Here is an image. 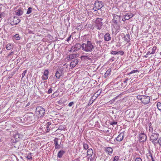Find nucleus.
Instances as JSON below:
<instances>
[{"instance_id": "obj_58", "label": "nucleus", "mask_w": 161, "mask_h": 161, "mask_svg": "<svg viewBox=\"0 0 161 161\" xmlns=\"http://www.w3.org/2000/svg\"><path fill=\"white\" fill-rule=\"evenodd\" d=\"M47 125H49V126H50L51 125V123L50 122H48L47 123Z\"/></svg>"}, {"instance_id": "obj_7", "label": "nucleus", "mask_w": 161, "mask_h": 161, "mask_svg": "<svg viewBox=\"0 0 161 161\" xmlns=\"http://www.w3.org/2000/svg\"><path fill=\"white\" fill-rule=\"evenodd\" d=\"M103 19L102 18H97L95 21V26L98 30H100L102 28L103 23L102 21Z\"/></svg>"}, {"instance_id": "obj_30", "label": "nucleus", "mask_w": 161, "mask_h": 161, "mask_svg": "<svg viewBox=\"0 0 161 161\" xmlns=\"http://www.w3.org/2000/svg\"><path fill=\"white\" fill-rule=\"evenodd\" d=\"M137 72H139V71L138 70H137V69L131 71L130 72L128 73L127 75H131L132 74H135V73H136Z\"/></svg>"}, {"instance_id": "obj_49", "label": "nucleus", "mask_w": 161, "mask_h": 161, "mask_svg": "<svg viewBox=\"0 0 161 161\" xmlns=\"http://www.w3.org/2000/svg\"><path fill=\"white\" fill-rule=\"evenodd\" d=\"M135 161H142V160L140 158H136Z\"/></svg>"}, {"instance_id": "obj_61", "label": "nucleus", "mask_w": 161, "mask_h": 161, "mask_svg": "<svg viewBox=\"0 0 161 161\" xmlns=\"http://www.w3.org/2000/svg\"><path fill=\"white\" fill-rule=\"evenodd\" d=\"M73 161H79V160L78 159H75V160H74Z\"/></svg>"}, {"instance_id": "obj_60", "label": "nucleus", "mask_w": 161, "mask_h": 161, "mask_svg": "<svg viewBox=\"0 0 161 161\" xmlns=\"http://www.w3.org/2000/svg\"><path fill=\"white\" fill-rule=\"evenodd\" d=\"M149 156H150L151 157V159H152V158H153L152 156V154H151V153H150V154H149Z\"/></svg>"}, {"instance_id": "obj_48", "label": "nucleus", "mask_w": 161, "mask_h": 161, "mask_svg": "<svg viewBox=\"0 0 161 161\" xmlns=\"http://www.w3.org/2000/svg\"><path fill=\"white\" fill-rule=\"evenodd\" d=\"M52 91H53V90L52 89V88L51 87L48 90L47 92L48 94H50L52 92Z\"/></svg>"}, {"instance_id": "obj_6", "label": "nucleus", "mask_w": 161, "mask_h": 161, "mask_svg": "<svg viewBox=\"0 0 161 161\" xmlns=\"http://www.w3.org/2000/svg\"><path fill=\"white\" fill-rule=\"evenodd\" d=\"M103 6L102 2L96 1L94 3L93 9L94 11H96L101 9Z\"/></svg>"}, {"instance_id": "obj_62", "label": "nucleus", "mask_w": 161, "mask_h": 161, "mask_svg": "<svg viewBox=\"0 0 161 161\" xmlns=\"http://www.w3.org/2000/svg\"><path fill=\"white\" fill-rule=\"evenodd\" d=\"M144 57H145V58H147V55H146L144 56Z\"/></svg>"}, {"instance_id": "obj_42", "label": "nucleus", "mask_w": 161, "mask_h": 161, "mask_svg": "<svg viewBox=\"0 0 161 161\" xmlns=\"http://www.w3.org/2000/svg\"><path fill=\"white\" fill-rule=\"evenodd\" d=\"M124 19L125 20H128L130 19V18L129 17V15L128 14L124 15Z\"/></svg>"}, {"instance_id": "obj_28", "label": "nucleus", "mask_w": 161, "mask_h": 161, "mask_svg": "<svg viewBox=\"0 0 161 161\" xmlns=\"http://www.w3.org/2000/svg\"><path fill=\"white\" fill-rule=\"evenodd\" d=\"M78 54H70L69 56V58L70 59H73L75 58L76 57H78Z\"/></svg>"}, {"instance_id": "obj_10", "label": "nucleus", "mask_w": 161, "mask_h": 161, "mask_svg": "<svg viewBox=\"0 0 161 161\" xmlns=\"http://www.w3.org/2000/svg\"><path fill=\"white\" fill-rule=\"evenodd\" d=\"M28 123L34 121V115L32 113H30L26 114Z\"/></svg>"}, {"instance_id": "obj_27", "label": "nucleus", "mask_w": 161, "mask_h": 161, "mask_svg": "<svg viewBox=\"0 0 161 161\" xmlns=\"http://www.w3.org/2000/svg\"><path fill=\"white\" fill-rule=\"evenodd\" d=\"M13 48V44L11 43H8L6 45V48L8 50H10Z\"/></svg>"}, {"instance_id": "obj_35", "label": "nucleus", "mask_w": 161, "mask_h": 161, "mask_svg": "<svg viewBox=\"0 0 161 161\" xmlns=\"http://www.w3.org/2000/svg\"><path fill=\"white\" fill-rule=\"evenodd\" d=\"M32 11V8L31 7L28 8L27 11L26 12V14H30Z\"/></svg>"}, {"instance_id": "obj_1", "label": "nucleus", "mask_w": 161, "mask_h": 161, "mask_svg": "<svg viewBox=\"0 0 161 161\" xmlns=\"http://www.w3.org/2000/svg\"><path fill=\"white\" fill-rule=\"evenodd\" d=\"M81 47L84 51L86 52H92L95 49V44L92 43L90 41H87L86 43L82 44Z\"/></svg>"}, {"instance_id": "obj_22", "label": "nucleus", "mask_w": 161, "mask_h": 161, "mask_svg": "<svg viewBox=\"0 0 161 161\" xmlns=\"http://www.w3.org/2000/svg\"><path fill=\"white\" fill-rule=\"evenodd\" d=\"M65 153V152L63 150H61L59 151L58 153L57 157L59 158H61L63 154Z\"/></svg>"}, {"instance_id": "obj_23", "label": "nucleus", "mask_w": 161, "mask_h": 161, "mask_svg": "<svg viewBox=\"0 0 161 161\" xmlns=\"http://www.w3.org/2000/svg\"><path fill=\"white\" fill-rule=\"evenodd\" d=\"M62 72L59 70L57 71L55 73V76H56L57 79H59L61 75Z\"/></svg>"}, {"instance_id": "obj_26", "label": "nucleus", "mask_w": 161, "mask_h": 161, "mask_svg": "<svg viewBox=\"0 0 161 161\" xmlns=\"http://www.w3.org/2000/svg\"><path fill=\"white\" fill-rule=\"evenodd\" d=\"M111 70V69H109L106 71V72L104 75V76L105 78H106L107 77H108V76L109 75H110Z\"/></svg>"}, {"instance_id": "obj_32", "label": "nucleus", "mask_w": 161, "mask_h": 161, "mask_svg": "<svg viewBox=\"0 0 161 161\" xmlns=\"http://www.w3.org/2000/svg\"><path fill=\"white\" fill-rule=\"evenodd\" d=\"M158 144L160 146H161V137L158 138L157 141H156V145Z\"/></svg>"}, {"instance_id": "obj_8", "label": "nucleus", "mask_w": 161, "mask_h": 161, "mask_svg": "<svg viewBox=\"0 0 161 161\" xmlns=\"http://www.w3.org/2000/svg\"><path fill=\"white\" fill-rule=\"evenodd\" d=\"M139 140L141 142H144L147 140V136L143 131H141L140 133L139 132Z\"/></svg>"}, {"instance_id": "obj_14", "label": "nucleus", "mask_w": 161, "mask_h": 161, "mask_svg": "<svg viewBox=\"0 0 161 161\" xmlns=\"http://www.w3.org/2000/svg\"><path fill=\"white\" fill-rule=\"evenodd\" d=\"M48 71L47 70H45L44 72V73L42 78L43 80H47L48 77Z\"/></svg>"}, {"instance_id": "obj_16", "label": "nucleus", "mask_w": 161, "mask_h": 161, "mask_svg": "<svg viewBox=\"0 0 161 161\" xmlns=\"http://www.w3.org/2000/svg\"><path fill=\"white\" fill-rule=\"evenodd\" d=\"M58 138H55L53 140L55 144V149H59L60 148V146L58 144Z\"/></svg>"}, {"instance_id": "obj_12", "label": "nucleus", "mask_w": 161, "mask_h": 161, "mask_svg": "<svg viewBox=\"0 0 161 161\" xmlns=\"http://www.w3.org/2000/svg\"><path fill=\"white\" fill-rule=\"evenodd\" d=\"M23 8H19L18 9L15 11V13L16 15L19 16L22 15L23 13Z\"/></svg>"}, {"instance_id": "obj_43", "label": "nucleus", "mask_w": 161, "mask_h": 161, "mask_svg": "<svg viewBox=\"0 0 161 161\" xmlns=\"http://www.w3.org/2000/svg\"><path fill=\"white\" fill-rule=\"evenodd\" d=\"M119 159V158L118 156H116L114 157V158L113 161H118Z\"/></svg>"}, {"instance_id": "obj_44", "label": "nucleus", "mask_w": 161, "mask_h": 161, "mask_svg": "<svg viewBox=\"0 0 161 161\" xmlns=\"http://www.w3.org/2000/svg\"><path fill=\"white\" fill-rule=\"evenodd\" d=\"M27 72V70H24L22 74V78L24 77Z\"/></svg>"}, {"instance_id": "obj_55", "label": "nucleus", "mask_w": 161, "mask_h": 161, "mask_svg": "<svg viewBox=\"0 0 161 161\" xmlns=\"http://www.w3.org/2000/svg\"><path fill=\"white\" fill-rule=\"evenodd\" d=\"M14 54V52H11L8 54V56H9L10 55H12Z\"/></svg>"}, {"instance_id": "obj_31", "label": "nucleus", "mask_w": 161, "mask_h": 161, "mask_svg": "<svg viewBox=\"0 0 161 161\" xmlns=\"http://www.w3.org/2000/svg\"><path fill=\"white\" fill-rule=\"evenodd\" d=\"M65 129V126L64 125H60L58 128V130H64Z\"/></svg>"}, {"instance_id": "obj_47", "label": "nucleus", "mask_w": 161, "mask_h": 161, "mask_svg": "<svg viewBox=\"0 0 161 161\" xmlns=\"http://www.w3.org/2000/svg\"><path fill=\"white\" fill-rule=\"evenodd\" d=\"M74 104V103L73 102H70L69 104H68V106L69 107H71Z\"/></svg>"}, {"instance_id": "obj_5", "label": "nucleus", "mask_w": 161, "mask_h": 161, "mask_svg": "<svg viewBox=\"0 0 161 161\" xmlns=\"http://www.w3.org/2000/svg\"><path fill=\"white\" fill-rule=\"evenodd\" d=\"M36 112L39 116L42 117L45 113V110L42 107L39 106L36 107Z\"/></svg>"}, {"instance_id": "obj_24", "label": "nucleus", "mask_w": 161, "mask_h": 161, "mask_svg": "<svg viewBox=\"0 0 161 161\" xmlns=\"http://www.w3.org/2000/svg\"><path fill=\"white\" fill-rule=\"evenodd\" d=\"M106 151L109 154H112L113 153V149L111 147H107L106 148Z\"/></svg>"}, {"instance_id": "obj_39", "label": "nucleus", "mask_w": 161, "mask_h": 161, "mask_svg": "<svg viewBox=\"0 0 161 161\" xmlns=\"http://www.w3.org/2000/svg\"><path fill=\"white\" fill-rule=\"evenodd\" d=\"M157 49V47H154L152 49V51L151 53V54H154L156 51Z\"/></svg>"}, {"instance_id": "obj_21", "label": "nucleus", "mask_w": 161, "mask_h": 161, "mask_svg": "<svg viewBox=\"0 0 161 161\" xmlns=\"http://www.w3.org/2000/svg\"><path fill=\"white\" fill-rule=\"evenodd\" d=\"M124 137V134L123 133H121L117 137L116 140L117 141L120 142L123 140Z\"/></svg>"}, {"instance_id": "obj_17", "label": "nucleus", "mask_w": 161, "mask_h": 161, "mask_svg": "<svg viewBox=\"0 0 161 161\" xmlns=\"http://www.w3.org/2000/svg\"><path fill=\"white\" fill-rule=\"evenodd\" d=\"M79 61L77 59H74L73 61L71 63L70 66L73 67H74L78 63Z\"/></svg>"}, {"instance_id": "obj_56", "label": "nucleus", "mask_w": 161, "mask_h": 161, "mask_svg": "<svg viewBox=\"0 0 161 161\" xmlns=\"http://www.w3.org/2000/svg\"><path fill=\"white\" fill-rule=\"evenodd\" d=\"M128 80V78H125V80L124 81V83H126L127 81Z\"/></svg>"}, {"instance_id": "obj_29", "label": "nucleus", "mask_w": 161, "mask_h": 161, "mask_svg": "<svg viewBox=\"0 0 161 161\" xmlns=\"http://www.w3.org/2000/svg\"><path fill=\"white\" fill-rule=\"evenodd\" d=\"M95 42L97 44V45H98L99 46V47H101V42H102V41H101L100 39H99V40L97 39H96L95 40Z\"/></svg>"}, {"instance_id": "obj_63", "label": "nucleus", "mask_w": 161, "mask_h": 161, "mask_svg": "<svg viewBox=\"0 0 161 161\" xmlns=\"http://www.w3.org/2000/svg\"><path fill=\"white\" fill-rule=\"evenodd\" d=\"M152 161H155L154 160V159H153V158H152Z\"/></svg>"}, {"instance_id": "obj_59", "label": "nucleus", "mask_w": 161, "mask_h": 161, "mask_svg": "<svg viewBox=\"0 0 161 161\" xmlns=\"http://www.w3.org/2000/svg\"><path fill=\"white\" fill-rule=\"evenodd\" d=\"M3 15L1 13H0V18L3 17Z\"/></svg>"}, {"instance_id": "obj_19", "label": "nucleus", "mask_w": 161, "mask_h": 161, "mask_svg": "<svg viewBox=\"0 0 161 161\" xmlns=\"http://www.w3.org/2000/svg\"><path fill=\"white\" fill-rule=\"evenodd\" d=\"M123 38L124 40L127 43L129 42L130 40L129 34H126L124 36Z\"/></svg>"}, {"instance_id": "obj_50", "label": "nucleus", "mask_w": 161, "mask_h": 161, "mask_svg": "<svg viewBox=\"0 0 161 161\" xmlns=\"http://www.w3.org/2000/svg\"><path fill=\"white\" fill-rule=\"evenodd\" d=\"M115 58L114 57H113L110 59L109 61L110 62H113Z\"/></svg>"}, {"instance_id": "obj_46", "label": "nucleus", "mask_w": 161, "mask_h": 161, "mask_svg": "<svg viewBox=\"0 0 161 161\" xmlns=\"http://www.w3.org/2000/svg\"><path fill=\"white\" fill-rule=\"evenodd\" d=\"M127 14H128L129 15V17L130 18H130L132 17L133 16H134V15L133 14H131V13H128Z\"/></svg>"}, {"instance_id": "obj_57", "label": "nucleus", "mask_w": 161, "mask_h": 161, "mask_svg": "<svg viewBox=\"0 0 161 161\" xmlns=\"http://www.w3.org/2000/svg\"><path fill=\"white\" fill-rule=\"evenodd\" d=\"M149 54H151V53H150V52L149 51H148L147 53V55H148Z\"/></svg>"}, {"instance_id": "obj_45", "label": "nucleus", "mask_w": 161, "mask_h": 161, "mask_svg": "<svg viewBox=\"0 0 161 161\" xmlns=\"http://www.w3.org/2000/svg\"><path fill=\"white\" fill-rule=\"evenodd\" d=\"M117 123V122H110V124L111 125H116Z\"/></svg>"}, {"instance_id": "obj_4", "label": "nucleus", "mask_w": 161, "mask_h": 161, "mask_svg": "<svg viewBox=\"0 0 161 161\" xmlns=\"http://www.w3.org/2000/svg\"><path fill=\"white\" fill-rule=\"evenodd\" d=\"M8 22L12 25L18 24L20 21V20L18 17H12L9 18L8 20Z\"/></svg>"}, {"instance_id": "obj_9", "label": "nucleus", "mask_w": 161, "mask_h": 161, "mask_svg": "<svg viewBox=\"0 0 161 161\" xmlns=\"http://www.w3.org/2000/svg\"><path fill=\"white\" fill-rule=\"evenodd\" d=\"M81 47V45L80 43L76 44L75 45L72 47L69 52H74L75 51H78Z\"/></svg>"}, {"instance_id": "obj_64", "label": "nucleus", "mask_w": 161, "mask_h": 161, "mask_svg": "<svg viewBox=\"0 0 161 161\" xmlns=\"http://www.w3.org/2000/svg\"><path fill=\"white\" fill-rule=\"evenodd\" d=\"M136 75H136V74H134V75H133V76H136Z\"/></svg>"}, {"instance_id": "obj_40", "label": "nucleus", "mask_w": 161, "mask_h": 161, "mask_svg": "<svg viewBox=\"0 0 161 161\" xmlns=\"http://www.w3.org/2000/svg\"><path fill=\"white\" fill-rule=\"evenodd\" d=\"M119 53V52L115 51H112L110 52V53L112 54L115 55L118 54Z\"/></svg>"}, {"instance_id": "obj_33", "label": "nucleus", "mask_w": 161, "mask_h": 161, "mask_svg": "<svg viewBox=\"0 0 161 161\" xmlns=\"http://www.w3.org/2000/svg\"><path fill=\"white\" fill-rule=\"evenodd\" d=\"M149 130L151 133L153 132V129L151 123L149 124Z\"/></svg>"}, {"instance_id": "obj_52", "label": "nucleus", "mask_w": 161, "mask_h": 161, "mask_svg": "<svg viewBox=\"0 0 161 161\" xmlns=\"http://www.w3.org/2000/svg\"><path fill=\"white\" fill-rule=\"evenodd\" d=\"M46 127L47 129V131L48 132L49 131L50 128H51V127H50L49 126V125H47Z\"/></svg>"}, {"instance_id": "obj_53", "label": "nucleus", "mask_w": 161, "mask_h": 161, "mask_svg": "<svg viewBox=\"0 0 161 161\" xmlns=\"http://www.w3.org/2000/svg\"><path fill=\"white\" fill-rule=\"evenodd\" d=\"M119 52V53L122 55L124 54V53L123 51H120Z\"/></svg>"}, {"instance_id": "obj_3", "label": "nucleus", "mask_w": 161, "mask_h": 161, "mask_svg": "<svg viewBox=\"0 0 161 161\" xmlns=\"http://www.w3.org/2000/svg\"><path fill=\"white\" fill-rule=\"evenodd\" d=\"M112 15L113 16V19L112 20V22L114 24L118 25L117 27V29L118 30L119 28V27L118 25L120 23V15H118L114 14H112Z\"/></svg>"}, {"instance_id": "obj_18", "label": "nucleus", "mask_w": 161, "mask_h": 161, "mask_svg": "<svg viewBox=\"0 0 161 161\" xmlns=\"http://www.w3.org/2000/svg\"><path fill=\"white\" fill-rule=\"evenodd\" d=\"M20 120L22 123L27 124L28 121L26 117V114L24 115L23 116L21 117L20 118Z\"/></svg>"}, {"instance_id": "obj_41", "label": "nucleus", "mask_w": 161, "mask_h": 161, "mask_svg": "<svg viewBox=\"0 0 161 161\" xmlns=\"http://www.w3.org/2000/svg\"><path fill=\"white\" fill-rule=\"evenodd\" d=\"M143 96V95H138L136 97L138 100H139L142 101Z\"/></svg>"}, {"instance_id": "obj_36", "label": "nucleus", "mask_w": 161, "mask_h": 161, "mask_svg": "<svg viewBox=\"0 0 161 161\" xmlns=\"http://www.w3.org/2000/svg\"><path fill=\"white\" fill-rule=\"evenodd\" d=\"M14 37L15 38L16 40H19L20 39V37L18 34H16L14 36Z\"/></svg>"}, {"instance_id": "obj_54", "label": "nucleus", "mask_w": 161, "mask_h": 161, "mask_svg": "<svg viewBox=\"0 0 161 161\" xmlns=\"http://www.w3.org/2000/svg\"><path fill=\"white\" fill-rule=\"evenodd\" d=\"M71 35H70L67 39V41H68V42H69L70 40V39L71 38Z\"/></svg>"}, {"instance_id": "obj_11", "label": "nucleus", "mask_w": 161, "mask_h": 161, "mask_svg": "<svg viewBox=\"0 0 161 161\" xmlns=\"http://www.w3.org/2000/svg\"><path fill=\"white\" fill-rule=\"evenodd\" d=\"M150 99L149 97L143 95L141 102L144 105L147 104L150 102Z\"/></svg>"}, {"instance_id": "obj_20", "label": "nucleus", "mask_w": 161, "mask_h": 161, "mask_svg": "<svg viewBox=\"0 0 161 161\" xmlns=\"http://www.w3.org/2000/svg\"><path fill=\"white\" fill-rule=\"evenodd\" d=\"M104 39L106 41H110L111 39L110 34L108 33H106L104 35Z\"/></svg>"}, {"instance_id": "obj_51", "label": "nucleus", "mask_w": 161, "mask_h": 161, "mask_svg": "<svg viewBox=\"0 0 161 161\" xmlns=\"http://www.w3.org/2000/svg\"><path fill=\"white\" fill-rule=\"evenodd\" d=\"M119 97V96H116V97H114V99H113L112 100H111V101L113 102V101H114L117 98Z\"/></svg>"}, {"instance_id": "obj_15", "label": "nucleus", "mask_w": 161, "mask_h": 161, "mask_svg": "<svg viewBox=\"0 0 161 161\" xmlns=\"http://www.w3.org/2000/svg\"><path fill=\"white\" fill-rule=\"evenodd\" d=\"M14 138L15 139L16 142H18L19 141L20 139L22 137V135L20 134L15 133L13 135Z\"/></svg>"}, {"instance_id": "obj_34", "label": "nucleus", "mask_w": 161, "mask_h": 161, "mask_svg": "<svg viewBox=\"0 0 161 161\" xmlns=\"http://www.w3.org/2000/svg\"><path fill=\"white\" fill-rule=\"evenodd\" d=\"M31 153H29L27 155L26 157L27 158L30 160H31L32 159V156H31Z\"/></svg>"}, {"instance_id": "obj_25", "label": "nucleus", "mask_w": 161, "mask_h": 161, "mask_svg": "<svg viewBox=\"0 0 161 161\" xmlns=\"http://www.w3.org/2000/svg\"><path fill=\"white\" fill-rule=\"evenodd\" d=\"M93 154V151L92 148L88 149L87 151V155L89 157H91L92 156Z\"/></svg>"}, {"instance_id": "obj_2", "label": "nucleus", "mask_w": 161, "mask_h": 161, "mask_svg": "<svg viewBox=\"0 0 161 161\" xmlns=\"http://www.w3.org/2000/svg\"><path fill=\"white\" fill-rule=\"evenodd\" d=\"M151 135L150 136V140L156 146V141H157L159 134L158 133H157L155 130L154 132L151 133Z\"/></svg>"}, {"instance_id": "obj_13", "label": "nucleus", "mask_w": 161, "mask_h": 161, "mask_svg": "<svg viewBox=\"0 0 161 161\" xmlns=\"http://www.w3.org/2000/svg\"><path fill=\"white\" fill-rule=\"evenodd\" d=\"M93 57V54L92 53H91L89 54L88 56L85 55L81 57V59H87L88 60H91V58L90 57Z\"/></svg>"}, {"instance_id": "obj_38", "label": "nucleus", "mask_w": 161, "mask_h": 161, "mask_svg": "<svg viewBox=\"0 0 161 161\" xmlns=\"http://www.w3.org/2000/svg\"><path fill=\"white\" fill-rule=\"evenodd\" d=\"M83 148H84V149H85V150H87V149H88V148H89L88 145L86 143H83Z\"/></svg>"}, {"instance_id": "obj_37", "label": "nucleus", "mask_w": 161, "mask_h": 161, "mask_svg": "<svg viewBox=\"0 0 161 161\" xmlns=\"http://www.w3.org/2000/svg\"><path fill=\"white\" fill-rule=\"evenodd\" d=\"M157 105L158 109L159 110H161V103L160 102H158L157 103Z\"/></svg>"}]
</instances>
